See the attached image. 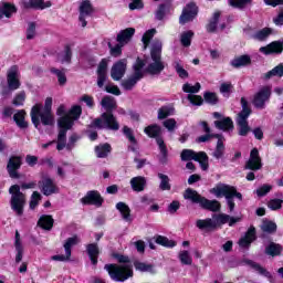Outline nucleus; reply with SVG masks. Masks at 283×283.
I'll return each instance as SVG.
<instances>
[{
  "label": "nucleus",
  "instance_id": "nucleus-1",
  "mask_svg": "<svg viewBox=\"0 0 283 283\" xmlns=\"http://www.w3.org/2000/svg\"><path fill=\"white\" fill-rule=\"evenodd\" d=\"M163 42L156 41L151 45L150 56L140 59L138 57L134 64V74L122 82V87L126 91L134 90L136 83L143 78V67H146L148 74L158 75L165 70V63L161 59Z\"/></svg>",
  "mask_w": 283,
  "mask_h": 283
},
{
  "label": "nucleus",
  "instance_id": "nucleus-2",
  "mask_svg": "<svg viewBox=\"0 0 283 283\" xmlns=\"http://www.w3.org/2000/svg\"><path fill=\"white\" fill-rule=\"evenodd\" d=\"M57 116H62L57 120V125L60 128L59 135H57V151H61L65 149L66 144V135L67 129H72L74 125V120H78L81 118V114H83V108L78 105L73 106L67 114H65V105H60L56 111Z\"/></svg>",
  "mask_w": 283,
  "mask_h": 283
},
{
  "label": "nucleus",
  "instance_id": "nucleus-3",
  "mask_svg": "<svg viewBox=\"0 0 283 283\" xmlns=\"http://www.w3.org/2000/svg\"><path fill=\"white\" fill-rule=\"evenodd\" d=\"M102 107L106 111L103 113L101 118H96L92 122L90 127H96L97 129H111L113 132H118L120 125L116 120V117L112 114L116 109V99L112 96L103 97L101 102Z\"/></svg>",
  "mask_w": 283,
  "mask_h": 283
},
{
  "label": "nucleus",
  "instance_id": "nucleus-4",
  "mask_svg": "<svg viewBox=\"0 0 283 283\" xmlns=\"http://www.w3.org/2000/svg\"><path fill=\"white\" fill-rule=\"evenodd\" d=\"M114 258L122 265H105V270L108 272L109 277L113 279L114 282H125L129 280V277H134V268L129 263V258L123 254H114Z\"/></svg>",
  "mask_w": 283,
  "mask_h": 283
},
{
  "label": "nucleus",
  "instance_id": "nucleus-5",
  "mask_svg": "<svg viewBox=\"0 0 283 283\" xmlns=\"http://www.w3.org/2000/svg\"><path fill=\"white\" fill-rule=\"evenodd\" d=\"M31 120L36 129H40L41 123L45 126L54 125V115H52V97H46L44 109L41 104H35L31 109Z\"/></svg>",
  "mask_w": 283,
  "mask_h": 283
},
{
  "label": "nucleus",
  "instance_id": "nucleus-6",
  "mask_svg": "<svg viewBox=\"0 0 283 283\" xmlns=\"http://www.w3.org/2000/svg\"><path fill=\"white\" fill-rule=\"evenodd\" d=\"M211 193H213L216 198H226L230 211L235 209V202H233V198L242 200V193L238 192L235 187L224 184L217 185L211 189Z\"/></svg>",
  "mask_w": 283,
  "mask_h": 283
},
{
  "label": "nucleus",
  "instance_id": "nucleus-7",
  "mask_svg": "<svg viewBox=\"0 0 283 283\" xmlns=\"http://www.w3.org/2000/svg\"><path fill=\"white\" fill-rule=\"evenodd\" d=\"M184 198L186 200H191L197 205H200L202 209H207L208 211H220V202L218 200H209L200 195L191 188H188L185 193Z\"/></svg>",
  "mask_w": 283,
  "mask_h": 283
},
{
  "label": "nucleus",
  "instance_id": "nucleus-8",
  "mask_svg": "<svg viewBox=\"0 0 283 283\" xmlns=\"http://www.w3.org/2000/svg\"><path fill=\"white\" fill-rule=\"evenodd\" d=\"M9 193L11 196L10 205L12 211H14L17 216H23V207H25V195L21 192V187H19V185L11 186Z\"/></svg>",
  "mask_w": 283,
  "mask_h": 283
},
{
  "label": "nucleus",
  "instance_id": "nucleus-9",
  "mask_svg": "<svg viewBox=\"0 0 283 283\" xmlns=\"http://www.w3.org/2000/svg\"><path fill=\"white\" fill-rule=\"evenodd\" d=\"M242 112L239 113L237 123L239 126L240 136H247L249 134V123L247 118L251 115V108H249V103L244 97L241 98Z\"/></svg>",
  "mask_w": 283,
  "mask_h": 283
},
{
  "label": "nucleus",
  "instance_id": "nucleus-10",
  "mask_svg": "<svg viewBox=\"0 0 283 283\" xmlns=\"http://www.w3.org/2000/svg\"><path fill=\"white\" fill-rule=\"evenodd\" d=\"M181 160H196L201 165V169L203 171H207V169H209V157L205 151L196 153L191 149H184L181 151Z\"/></svg>",
  "mask_w": 283,
  "mask_h": 283
},
{
  "label": "nucleus",
  "instance_id": "nucleus-11",
  "mask_svg": "<svg viewBox=\"0 0 283 283\" xmlns=\"http://www.w3.org/2000/svg\"><path fill=\"white\" fill-rule=\"evenodd\" d=\"M7 85L11 92H15L21 87V72L19 66L13 65L7 72Z\"/></svg>",
  "mask_w": 283,
  "mask_h": 283
},
{
  "label": "nucleus",
  "instance_id": "nucleus-12",
  "mask_svg": "<svg viewBox=\"0 0 283 283\" xmlns=\"http://www.w3.org/2000/svg\"><path fill=\"white\" fill-rule=\"evenodd\" d=\"M270 98H271V86H262L256 92V94H254L253 105L258 109H264Z\"/></svg>",
  "mask_w": 283,
  "mask_h": 283
},
{
  "label": "nucleus",
  "instance_id": "nucleus-13",
  "mask_svg": "<svg viewBox=\"0 0 283 283\" xmlns=\"http://www.w3.org/2000/svg\"><path fill=\"white\" fill-rule=\"evenodd\" d=\"M198 17V7L196 3H188L179 18L180 25H185V23H189V21H193V18Z\"/></svg>",
  "mask_w": 283,
  "mask_h": 283
},
{
  "label": "nucleus",
  "instance_id": "nucleus-14",
  "mask_svg": "<svg viewBox=\"0 0 283 283\" xmlns=\"http://www.w3.org/2000/svg\"><path fill=\"white\" fill-rule=\"evenodd\" d=\"M94 12V8L92 7V2L90 0H84L80 4V17L78 21L82 25V28H85L87 25V17H92V13Z\"/></svg>",
  "mask_w": 283,
  "mask_h": 283
},
{
  "label": "nucleus",
  "instance_id": "nucleus-15",
  "mask_svg": "<svg viewBox=\"0 0 283 283\" xmlns=\"http://www.w3.org/2000/svg\"><path fill=\"white\" fill-rule=\"evenodd\" d=\"M126 70L127 60H119L118 62H116L111 70V76L113 81H120V78L125 76Z\"/></svg>",
  "mask_w": 283,
  "mask_h": 283
},
{
  "label": "nucleus",
  "instance_id": "nucleus-16",
  "mask_svg": "<svg viewBox=\"0 0 283 283\" xmlns=\"http://www.w3.org/2000/svg\"><path fill=\"white\" fill-rule=\"evenodd\" d=\"M245 169H251L252 171H258L262 169V159L260 158V153L258 148H253L250 153V159L245 165Z\"/></svg>",
  "mask_w": 283,
  "mask_h": 283
},
{
  "label": "nucleus",
  "instance_id": "nucleus-17",
  "mask_svg": "<svg viewBox=\"0 0 283 283\" xmlns=\"http://www.w3.org/2000/svg\"><path fill=\"white\" fill-rule=\"evenodd\" d=\"M81 202L82 205H94L95 207H102L103 197H101L99 191L91 190L81 199Z\"/></svg>",
  "mask_w": 283,
  "mask_h": 283
},
{
  "label": "nucleus",
  "instance_id": "nucleus-18",
  "mask_svg": "<svg viewBox=\"0 0 283 283\" xmlns=\"http://www.w3.org/2000/svg\"><path fill=\"white\" fill-rule=\"evenodd\" d=\"M109 63L108 59H103L97 69V85L103 87L105 81H107V65Z\"/></svg>",
  "mask_w": 283,
  "mask_h": 283
},
{
  "label": "nucleus",
  "instance_id": "nucleus-19",
  "mask_svg": "<svg viewBox=\"0 0 283 283\" xmlns=\"http://www.w3.org/2000/svg\"><path fill=\"white\" fill-rule=\"evenodd\" d=\"M40 185L42 193H44V196H52V193H59V187H56V184H54V181L48 177L42 179V181H40Z\"/></svg>",
  "mask_w": 283,
  "mask_h": 283
},
{
  "label": "nucleus",
  "instance_id": "nucleus-20",
  "mask_svg": "<svg viewBox=\"0 0 283 283\" xmlns=\"http://www.w3.org/2000/svg\"><path fill=\"white\" fill-rule=\"evenodd\" d=\"M134 34H136V29L134 28H127L118 32L116 41L117 43H120V45H127L129 41L134 38Z\"/></svg>",
  "mask_w": 283,
  "mask_h": 283
},
{
  "label": "nucleus",
  "instance_id": "nucleus-21",
  "mask_svg": "<svg viewBox=\"0 0 283 283\" xmlns=\"http://www.w3.org/2000/svg\"><path fill=\"white\" fill-rule=\"evenodd\" d=\"M21 168V157H11L7 165V170L10 178H19V172L17 169Z\"/></svg>",
  "mask_w": 283,
  "mask_h": 283
},
{
  "label": "nucleus",
  "instance_id": "nucleus-22",
  "mask_svg": "<svg viewBox=\"0 0 283 283\" xmlns=\"http://www.w3.org/2000/svg\"><path fill=\"white\" fill-rule=\"evenodd\" d=\"M212 220L216 222V229L220 227V224H227L229 223V227H233L235 222H239L240 219L233 218L229 214H214L212 216Z\"/></svg>",
  "mask_w": 283,
  "mask_h": 283
},
{
  "label": "nucleus",
  "instance_id": "nucleus-23",
  "mask_svg": "<svg viewBox=\"0 0 283 283\" xmlns=\"http://www.w3.org/2000/svg\"><path fill=\"white\" fill-rule=\"evenodd\" d=\"M283 42H272L268 46L260 48L262 54H282Z\"/></svg>",
  "mask_w": 283,
  "mask_h": 283
},
{
  "label": "nucleus",
  "instance_id": "nucleus-24",
  "mask_svg": "<svg viewBox=\"0 0 283 283\" xmlns=\"http://www.w3.org/2000/svg\"><path fill=\"white\" fill-rule=\"evenodd\" d=\"M255 240V228H250L245 235L239 240V247L241 249H249L251 242Z\"/></svg>",
  "mask_w": 283,
  "mask_h": 283
},
{
  "label": "nucleus",
  "instance_id": "nucleus-25",
  "mask_svg": "<svg viewBox=\"0 0 283 283\" xmlns=\"http://www.w3.org/2000/svg\"><path fill=\"white\" fill-rule=\"evenodd\" d=\"M196 227L201 231H213V229H216V220H213V217L208 219H199L196 221Z\"/></svg>",
  "mask_w": 283,
  "mask_h": 283
},
{
  "label": "nucleus",
  "instance_id": "nucleus-26",
  "mask_svg": "<svg viewBox=\"0 0 283 283\" xmlns=\"http://www.w3.org/2000/svg\"><path fill=\"white\" fill-rule=\"evenodd\" d=\"M116 209L119 211L125 222H132V210L129 209V206H127L125 202H118L116 205Z\"/></svg>",
  "mask_w": 283,
  "mask_h": 283
},
{
  "label": "nucleus",
  "instance_id": "nucleus-27",
  "mask_svg": "<svg viewBox=\"0 0 283 283\" xmlns=\"http://www.w3.org/2000/svg\"><path fill=\"white\" fill-rule=\"evenodd\" d=\"M52 2H44L43 0H30L24 2V8H34L35 10H45V8H51Z\"/></svg>",
  "mask_w": 283,
  "mask_h": 283
},
{
  "label": "nucleus",
  "instance_id": "nucleus-28",
  "mask_svg": "<svg viewBox=\"0 0 283 283\" xmlns=\"http://www.w3.org/2000/svg\"><path fill=\"white\" fill-rule=\"evenodd\" d=\"M14 248L17 251L15 262L19 263L23 260V243L21 242V234H19V231H15Z\"/></svg>",
  "mask_w": 283,
  "mask_h": 283
},
{
  "label": "nucleus",
  "instance_id": "nucleus-29",
  "mask_svg": "<svg viewBox=\"0 0 283 283\" xmlns=\"http://www.w3.org/2000/svg\"><path fill=\"white\" fill-rule=\"evenodd\" d=\"M14 12H17V7H14V4H10L8 2L2 3L0 7V19H3V17L10 19Z\"/></svg>",
  "mask_w": 283,
  "mask_h": 283
},
{
  "label": "nucleus",
  "instance_id": "nucleus-30",
  "mask_svg": "<svg viewBox=\"0 0 283 283\" xmlns=\"http://www.w3.org/2000/svg\"><path fill=\"white\" fill-rule=\"evenodd\" d=\"M145 185H147L145 177L138 176L130 179V186L134 191H144Z\"/></svg>",
  "mask_w": 283,
  "mask_h": 283
},
{
  "label": "nucleus",
  "instance_id": "nucleus-31",
  "mask_svg": "<svg viewBox=\"0 0 283 283\" xmlns=\"http://www.w3.org/2000/svg\"><path fill=\"white\" fill-rule=\"evenodd\" d=\"M216 138H218V143L212 156L217 158V160H220V158L224 156V138L222 135H216Z\"/></svg>",
  "mask_w": 283,
  "mask_h": 283
},
{
  "label": "nucleus",
  "instance_id": "nucleus-32",
  "mask_svg": "<svg viewBox=\"0 0 283 283\" xmlns=\"http://www.w3.org/2000/svg\"><path fill=\"white\" fill-rule=\"evenodd\" d=\"M232 67H244L247 65H251V56L241 55L237 56L231 61Z\"/></svg>",
  "mask_w": 283,
  "mask_h": 283
},
{
  "label": "nucleus",
  "instance_id": "nucleus-33",
  "mask_svg": "<svg viewBox=\"0 0 283 283\" xmlns=\"http://www.w3.org/2000/svg\"><path fill=\"white\" fill-rule=\"evenodd\" d=\"M217 129H222L223 132H228V129H233V120L230 117H224L220 120L214 122Z\"/></svg>",
  "mask_w": 283,
  "mask_h": 283
},
{
  "label": "nucleus",
  "instance_id": "nucleus-34",
  "mask_svg": "<svg viewBox=\"0 0 283 283\" xmlns=\"http://www.w3.org/2000/svg\"><path fill=\"white\" fill-rule=\"evenodd\" d=\"M39 227L42 229H45L46 231H50L54 224V219H52L51 216H42L38 221Z\"/></svg>",
  "mask_w": 283,
  "mask_h": 283
},
{
  "label": "nucleus",
  "instance_id": "nucleus-35",
  "mask_svg": "<svg viewBox=\"0 0 283 283\" xmlns=\"http://www.w3.org/2000/svg\"><path fill=\"white\" fill-rule=\"evenodd\" d=\"M87 253L91 258L92 264H97L98 262V245L95 243H91L87 245Z\"/></svg>",
  "mask_w": 283,
  "mask_h": 283
},
{
  "label": "nucleus",
  "instance_id": "nucleus-36",
  "mask_svg": "<svg viewBox=\"0 0 283 283\" xmlns=\"http://www.w3.org/2000/svg\"><path fill=\"white\" fill-rule=\"evenodd\" d=\"M265 253L266 255H271L272 258H275V255H280L282 253V245L271 242L265 248Z\"/></svg>",
  "mask_w": 283,
  "mask_h": 283
},
{
  "label": "nucleus",
  "instance_id": "nucleus-37",
  "mask_svg": "<svg viewBox=\"0 0 283 283\" xmlns=\"http://www.w3.org/2000/svg\"><path fill=\"white\" fill-rule=\"evenodd\" d=\"M170 8L171 4L169 2L160 4L155 13V18L158 21H163V19H165V14H167V11L170 10Z\"/></svg>",
  "mask_w": 283,
  "mask_h": 283
},
{
  "label": "nucleus",
  "instance_id": "nucleus-38",
  "mask_svg": "<svg viewBox=\"0 0 283 283\" xmlns=\"http://www.w3.org/2000/svg\"><path fill=\"white\" fill-rule=\"evenodd\" d=\"M57 61L60 63H70L72 61V49H70V46H65L64 51L59 53Z\"/></svg>",
  "mask_w": 283,
  "mask_h": 283
},
{
  "label": "nucleus",
  "instance_id": "nucleus-39",
  "mask_svg": "<svg viewBox=\"0 0 283 283\" xmlns=\"http://www.w3.org/2000/svg\"><path fill=\"white\" fill-rule=\"evenodd\" d=\"M134 266H135L136 271H140L142 273H154V265H151V264L136 261L134 263Z\"/></svg>",
  "mask_w": 283,
  "mask_h": 283
},
{
  "label": "nucleus",
  "instance_id": "nucleus-40",
  "mask_svg": "<svg viewBox=\"0 0 283 283\" xmlns=\"http://www.w3.org/2000/svg\"><path fill=\"white\" fill-rule=\"evenodd\" d=\"M145 134L149 136V138H158L160 136L161 128L160 126L154 124L144 129Z\"/></svg>",
  "mask_w": 283,
  "mask_h": 283
},
{
  "label": "nucleus",
  "instance_id": "nucleus-41",
  "mask_svg": "<svg viewBox=\"0 0 283 283\" xmlns=\"http://www.w3.org/2000/svg\"><path fill=\"white\" fill-rule=\"evenodd\" d=\"M112 151V146L109 144H103L95 148V154L97 158H105L107 154Z\"/></svg>",
  "mask_w": 283,
  "mask_h": 283
},
{
  "label": "nucleus",
  "instance_id": "nucleus-42",
  "mask_svg": "<svg viewBox=\"0 0 283 283\" xmlns=\"http://www.w3.org/2000/svg\"><path fill=\"white\" fill-rule=\"evenodd\" d=\"M81 242L78 237H71L64 243V251L67 255H72V247H76V244Z\"/></svg>",
  "mask_w": 283,
  "mask_h": 283
},
{
  "label": "nucleus",
  "instance_id": "nucleus-43",
  "mask_svg": "<svg viewBox=\"0 0 283 283\" xmlns=\"http://www.w3.org/2000/svg\"><path fill=\"white\" fill-rule=\"evenodd\" d=\"M201 126L203 127V130L206 132V135H202L198 138V143H207L208 140H211V138H216L217 135H211V128H209V125H207V122H202Z\"/></svg>",
  "mask_w": 283,
  "mask_h": 283
},
{
  "label": "nucleus",
  "instance_id": "nucleus-44",
  "mask_svg": "<svg viewBox=\"0 0 283 283\" xmlns=\"http://www.w3.org/2000/svg\"><path fill=\"white\" fill-rule=\"evenodd\" d=\"M13 119L15 120L18 127H28V123L25 122V111H20L15 113Z\"/></svg>",
  "mask_w": 283,
  "mask_h": 283
},
{
  "label": "nucleus",
  "instance_id": "nucleus-45",
  "mask_svg": "<svg viewBox=\"0 0 283 283\" xmlns=\"http://www.w3.org/2000/svg\"><path fill=\"white\" fill-rule=\"evenodd\" d=\"M51 73L57 76L59 85H65V83H67V76H65V70L51 69Z\"/></svg>",
  "mask_w": 283,
  "mask_h": 283
},
{
  "label": "nucleus",
  "instance_id": "nucleus-46",
  "mask_svg": "<svg viewBox=\"0 0 283 283\" xmlns=\"http://www.w3.org/2000/svg\"><path fill=\"white\" fill-rule=\"evenodd\" d=\"M191 39H193V31H186L181 33L180 41L184 48L191 45Z\"/></svg>",
  "mask_w": 283,
  "mask_h": 283
},
{
  "label": "nucleus",
  "instance_id": "nucleus-47",
  "mask_svg": "<svg viewBox=\"0 0 283 283\" xmlns=\"http://www.w3.org/2000/svg\"><path fill=\"white\" fill-rule=\"evenodd\" d=\"M174 67L180 78L189 77V73L187 72V70H185V67L182 66V63L180 61H175Z\"/></svg>",
  "mask_w": 283,
  "mask_h": 283
},
{
  "label": "nucleus",
  "instance_id": "nucleus-48",
  "mask_svg": "<svg viewBox=\"0 0 283 283\" xmlns=\"http://www.w3.org/2000/svg\"><path fill=\"white\" fill-rule=\"evenodd\" d=\"M156 243L161 247H167L168 249H174L176 247V242L172 240H168L167 237L159 235L156 238Z\"/></svg>",
  "mask_w": 283,
  "mask_h": 283
},
{
  "label": "nucleus",
  "instance_id": "nucleus-49",
  "mask_svg": "<svg viewBox=\"0 0 283 283\" xmlns=\"http://www.w3.org/2000/svg\"><path fill=\"white\" fill-rule=\"evenodd\" d=\"M182 91L186 92V94H198L200 92V83H196L195 85L186 83L182 86Z\"/></svg>",
  "mask_w": 283,
  "mask_h": 283
},
{
  "label": "nucleus",
  "instance_id": "nucleus-50",
  "mask_svg": "<svg viewBox=\"0 0 283 283\" xmlns=\"http://www.w3.org/2000/svg\"><path fill=\"white\" fill-rule=\"evenodd\" d=\"M273 76H283V64H279L274 69H272L270 72L265 74V78H273Z\"/></svg>",
  "mask_w": 283,
  "mask_h": 283
},
{
  "label": "nucleus",
  "instance_id": "nucleus-51",
  "mask_svg": "<svg viewBox=\"0 0 283 283\" xmlns=\"http://www.w3.org/2000/svg\"><path fill=\"white\" fill-rule=\"evenodd\" d=\"M179 260L181 264H186V265H191L193 262V260L191 259V254L187 250L179 252Z\"/></svg>",
  "mask_w": 283,
  "mask_h": 283
},
{
  "label": "nucleus",
  "instance_id": "nucleus-52",
  "mask_svg": "<svg viewBox=\"0 0 283 283\" xmlns=\"http://www.w3.org/2000/svg\"><path fill=\"white\" fill-rule=\"evenodd\" d=\"M158 178L161 180L159 185L160 189L163 191H169V189H171V185H169V177L164 174H158Z\"/></svg>",
  "mask_w": 283,
  "mask_h": 283
},
{
  "label": "nucleus",
  "instance_id": "nucleus-53",
  "mask_svg": "<svg viewBox=\"0 0 283 283\" xmlns=\"http://www.w3.org/2000/svg\"><path fill=\"white\" fill-rule=\"evenodd\" d=\"M262 231L265 233H273L277 229V226L273 221L264 220L261 226Z\"/></svg>",
  "mask_w": 283,
  "mask_h": 283
},
{
  "label": "nucleus",
  "instance_id": "nucleus-54",
  "mask_svg": "<svg viewBox=\"0 0 283 283\" xmlns=\"http://www.w3.org/2000/svg\"><path fill=\"white\" fill-rule=\"evenodd\" d=\"M218 19H220L219 11L213 13L212 19L210 20L209 24L207 25L208 32H216V28L218 27Z\"/></svg>",
  "mask_w": 283,
  "mask_h": 283
},
{
  "label": "nucleus",
  "instance_id": "nucleus-55",
  "mask_svg": "<svg viewBox=\"0 0 283 283\" xmlns=\"http://www.w3.org/2000/svg\"><path fill=\"white\" fill-rule=\"evenodd\" d=\"M154 34H156V30L155 29H150L148 31L145 32V34L143 35V44H144V50H147V45H149V41H151V39H154Z\"/></svg>",
  "mask_w": 283,
  "mask_h": 283
},
{
  "label": "nucleus",
  "instance_id": "nucleus-56",
  "mask_svg": "<svg viewBox=\"0 0 283 283\" xmlns=\"http://www.w3.org/2000/svg\"><path fill=\"white\" fill-rule=\"evenodd\" d=\"M249 264L254 269V271H256V273H260V275H264V277H271V273H269V271H266L264 268L260 266V264L253 261H249Z\"/></svg>",
  "mask_w": 283,
  "mask_h": 283
},
{
  "label": "nucleus",
  "instance_id": "nucleus-57",
  "mask_svg": "<svg viewBox=\"0 0 283 283\" xmlns=\"http://www.w3.org/2000/svg\"><path fill=\"white\" fill-rule=\"evenodd\" d=\"M272 30L269 29V28H264L260 31H258L255 34H254V38L258 40V41H264V39H268L269 35L271 34Z\"/></svg>",
  "mask_w": 283,
  "mask_h": 283
},
{
  "label": "nucleus",
  "instance_id": "nucleus-58",
  "mask_svg": "<svg viewBox=\"0 0 283 283\" xmlns=\"http://www.w3.org/2000/svg\"><path fill=\"white\" fill-rule=\"evenodd\" d=\"M174 114V109L169 108L168 106H163L158 111V119L164 120V118H167V116H171Z\"/></svg>",
  "mask_w": 283,
  "mask_h": 283
},
{
  "label": "nucleus",
  "instance_id": "nucleus-59",
  "mask_svg": "<svg viewBox=\"0 0 283 283\" xmlns=\"http://www.w3.org/2000/svg\"><path fill=\"white\" fill-rule=\"evenodd\" d=\"M229 3L232 8H247L249 3H251V0H229Z\"/></svg>",
  "mask_w": 283,
  "mask_h": 283
},
{
  "label": "nucleus",
  "instance_id": "nucleus-60",
  "mask_svg": "<svg viewBox=\"0 0 283 283\" xmlns=\"http://www.w3.org/2000/svg\"><path fill=\"white\" fill-rule=\"evenodd\" d=\"M163 125L166 129H168V132H175V129L178 127V123L174 118L164 120Z\"/></svg>",
  "mask_w": 283,
  "mask_h": 283
},
{
  "label": "nucleus",
  "instance_id": "nucleus-61",
  "mask_svg": "<svg viewBox=\"0 0 283 283\" xmlns=\"http://www.w3.org/2000/svg\"><path fill=\"white\" fill-rule=\"evenodd\" d=\"M15 106H21L23 103H25V91L19 92L14 97L12 102Z\"/></svg>",
  "mask_w": 283,
  "mask_h": 283
},
{
  "label": "nucleus",
  "instance_id": "nucleus-62",
  "mask_svg": "<svg viewBox=\"0 0 283 283\" xmlns=\"http://www.w3.org/2000/svg\"><path fill=\"white\" fill-rule=\"evenodd\" d=\"M34 36H36V24L30 22L27 28V39H34Z\"/></svg>",
  "mask_w": 283,
  "mask_h": 283
},
{
  "label": "nucleus",
  "instance_id": "nucleus-63",
  "mask_svg": "<svg viewBox=\"0 0 283 283\" xmlns=\"http://www.w3.org/2000/svg\"><path fill=\"white\" fill-rule=\"evenodd\" d=\"M40 200H41V193L34 191L31 196L30 209H36Z\"/></svg>",
  "mask_w": 283,
  "mask_h": 283
},
{
  "label": "nucleus",
  "instance_id": "nucleus-64",
  "mask_svg": "<svg viewBox=\"0 0 283 283\" xmlns=\"http://www.w3.org/2000/svg\"><path fill=\"white\" fill-rule=\"evenodd\" d=\"M144 7L143 0H130L128 4L129 10H143Z\"/></svg>",
  "mask_w": 283,
  "mask_h": 283
}]
</instances>
